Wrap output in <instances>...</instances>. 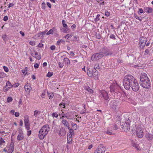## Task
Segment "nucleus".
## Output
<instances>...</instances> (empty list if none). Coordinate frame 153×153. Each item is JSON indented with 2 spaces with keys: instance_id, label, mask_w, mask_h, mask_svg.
<instances>
[{
  "instance_id": "f257e3e1",
  "label": "nucleus",
  "mask_w": 153,
  "mask_h": 153,
  "mask_svg": "<svg viewBox=\"0 0 153 153\" xmlns=\"http://www.w3.org/2000/svg\"><path fill=\"white\" fill-rule=\"evenodd\" d=\"M123 84L127 90H129L131 88L134 92H137L139 90V85L137 81L131 75H127L125 76L123 80Z\"/></svg>"
},
{
  "instance_id": "f03ea898",
  "label": "nucleus",
  "mask_w": 153,
  "mask_h": 153,
  "mask_svg": "<svg viewBox=\"0 0 153 153\" xmlns=\"http://www.w3.org/2000/svg\"><path fill=\"white\" fill-rule=\"evenodd\" d=\"M139 83L140 85L144 88L148 89L150 87V81L146 74L145 73L141 74Z\"/></svg>"
},
{
  "instance_id": "7ed1b4c3",
  "label": "nucleus",
  "mask_w": 153,
  "mask_h": 153,
  "mask_svg": "<svg viewBox=\"0 0 153 153\" xmlns=\"http://www.w3.org/2000/svg\"><path fill=\"white\" fill-rule=\"evenodd\" d=\"M130 120L128 118L125 119V123H122L120 125V128L124 131H127L130 129Z\"/></svg>"
},
{
  "instance_id": "20e7f679",
  "label": "nucleus",
  "mask_w": 153,
  "mask_h": 153,
  "mask_svg": "<svg viewBox=\"0 0 153 153\" xmlns=\"http://www.w3.org/2000/svg\"><path fill=\"white\" fill-rule=\"evenodd\" d=\"M100 51L103 56L111 55L113 53V52L111 49L107 47H103L101 48Z\"/></svg>"
},
{
  "instance_id": "39448f33",
  "label": "nucleus",
  "mask_w": 153,
  "mask_h": 153,
  "mask_svg": "<svg viewBox=\"0 0 153 153\" xmlns=\"http://www.w3.org/2000/svg\"><path fill=\"white\" fill-rule=\"evenodd\" d=\"M110 107L114 111H117L119 108L118 103L115 100L111 101L110 103Z\"/></svg>"
},
{
  "instance_id": "423d86ee",
  "label": "nucleus",
  "mask_w": 153,
  "mask_h": 153,
  "mask_svg": "<svg viewBox=\"0 0 153 153\" xmlns=\"http://www.w3.org/2000/svg\"><path fill=\"white\" fill-rule=\"evenodd\" d=\"M62 23L63 28L60 29L62 32L65 33H67L69 32L70 28L67 25L65 21V20H63L62 21Z\"/></svg>"
},
{
  "instance_id": "0eeeda50",
  "label": "nucleus",
  "mask_w": 153,
  "mask_h": 153,
  "mask_svg": "<svg viewBox=\"0 0 153 153\" xmlns=\"http://www.w3.org/2000/svg\"><path fill=\"white\" fill-rule=\"evenodd\" d=\"M50 130L49 126L48 125L46 124L43 126L39 132V134H48Z\"/></svg>"
},
{
  "instance_id": "6e6552de",
  "label": "nucleus",
  "mask_w": 153,
  "mask_h": 153,
  "mask_svg": "<svg viewBox=\"0 0 153 153\" xmlns=\"http://www.w3.org/2000/svg\"><path fill=\"white\" fill-rule=\"evenodd\" d=\"M105 147L102 144H100L96 149L94 153H104L105 149Z\"/></svg>"
},
{
  "instance_id": "1a4fd4ad",
  "label": "nucleus",
  "mask_w": 153,
  "mask_h": 153,
  "mask_svg": "<svg viewBox=\"0 0 153 153\" xmlns=\"http://www.w3.org/2000/svg\"><path fill=\"white\" fill-rule=\"evenodd\" d=\"M101 52L94 53L93 54L91 57V59L92 60L94 61L98 60L101 59L103 56Z\"/></svg>"
},
{
  "instance_id": "9d476101",
  "label": "nucleus",
  "mask_w": 153,
  "mask_h": 153,
  "mask_svg": "<svg viewBox=\"0 0 153 153\" xmlns=\"http://www.w3.org/2000/svg\"><path fill=\"white\" fill-rule=\"evenodd\" d=\"M99 97L101 100L104 99L107 102L109 100L108 93L105 91H103L101 93L99 96Z\"/></svg>"
},
{
  "instance_id": "9b49d317",
  "label": "nucleus",
  "mask_w": 153,
  "mask_h": 153,
  "mask_svg": "<svg viewBox=\"0 0 153 153\" xmlns=\"http://www.w3.org/2000/svg\"><path fill=\"white\" fill-rule=\"evenodd\" d=\"M110 91L111 93H117L119 89V86L116 84H114L111 85L110 87Z\"/></svg>"
},
{
  "instance_id": "f8f14e48",
  "label": "nucleus",
  "mask_w": 153,
  "mask_h": 153,
  "mask_svg": "<svg viewBox=\"0 0 153 153\" xmlns=\"http://www.w3.org/2000/svg\"><path fill=\"white\" fill-rule=\"evenodd\" d=\"M147 41L146 38L143 37H141L139 39V44L140 47L142 48H143L146 45V43Z\"/></svg>"
},
{
  "instance_id": "ddd939ff",
  "label": "nucleus",
  "mask_w": 153,
  "mask_h": 153,
  "mask_svg": "<svg viewBox=\"0 0 153 153\" xmlns=\"http://www.w3.org/2000/svg\"><path fill=\"white\" fill-rule=\"evenodd\" d=\"M8 150V152L12 153L14 149V143L11 142L10 145L7 147Z\"/></svg>"
},
{
  "instance_id": "4468645a",
  "label": "nucleus",
  "mask_w": 153,
  "mask_h": 153,
  "mask_svg": "<svg viewBox=\"0 0 153 153\" xmlns=\"http://www.w3.org/2000/svg\"><path fill=\"white\" fill-rule=\"evenodd\" d=\"M145 131L144 129L142 128L140 126H138L136 128L135 131L136 134H140L143 133Z\"/></svg>"
},
{
  "instance_id": "2eb2a0df",
  "label": "nucleus",
  "mask_w": 153,
  "mask_h": 153,
  "mask_svg": "<svg viewBox=\"0 0 153 153\" xmlns=\"http://www.w3.org/2000/svg\"><path fill=\"white\" fill-rule=\"evenodd\" d=\"M35 53L34 54L33 52H31L30 53L31 55L35 58L37 59L38 60H39L41 59V56L40 55H39L38 53L34 51Z\"/></svg>"
},
{
  "instance_id": "dca6fc26",
  "label": "nucleus",
  "mask_w": 153,
  "mask_h": 153,
  "mask_svg": "<svg viewBox=\"0 0 153 153\" xmlns=\"http://www.w3.org/2000/svg\"><path fill=\"white\" fill-rule=\"evenodd\" d=\"M144 10L145 12L148 13H152L153 11V9L150 7H146L144 8Z\"/></svg>"
},
{
  "instance_id": "f3484780",
  "label": "nucleus",
  "mask_w": 153,
  "mask_h": 153,
  "mask_svg": "<svg viewBox=\"0 0 153 153\" xmlns=\"http://www.w3.org/2000/svg\"><path fill=\"white\" fill-rule=\"evenodd\" d=\"M61 122L65 126L67 127L68 128H69V123H68L67 120L64 119H63Z\"/></svg>"
},
{
  "instance_id": "a211bd4d",
  "label": "nucleus",
  "mask_w": 153,
  "mask_h": 153,
  "mask_svg": "<svg viewBox=\"0 0 153 153\" xmlns=\"http://www.w3.org/2000/svg\"><path fill=\"white\" fill-rule=\"evenodd\" d=\"M94 71V70H92L91 69H88L87 71V75L89 77H91L93 76V73Z\"/></svg>"
},
{
  "instance_id": "6ab92c4d",
  "label": "nucleus",
  "mask_w": 153,
  "mask_h": 153,
  "mask_svg": "<svg viewBox=\"0 0 153 153\" xmlns=\"http://www.w3.org/2000/svg\"><path fill=\"white\" fill-rule=\"evenodd\" d=\"M24 122L25 125L29 124L28 116V115H26L24 116Z\"/></svg>"
},
{
  "instance_id": "aec40b11",
  "label": "nucleus",
  "mask_w": 153,
  "mask_h": 153,
  "mask_svg": "<svg viewBox=\"0 0 153 153\" xmlns=\"http://www.w3.org/2000/svg\"><path fill=\"white\" fill-rule=\"evenodd\" d=\"M24 88L26 91H28L29 92L32 89L31 86L27 84L25 85Z\"/></svg>"
},
{
  "instance_id": "412c9836",
  "label": "nucleus",
  "mask_w": 153,
  "mask_h": 153,
  "mask_svg": "<svg viewBox=\"0 0 153 153\" xmlns=\"http://www.w3.org/2000/svg\"><path fill=\"white\" fill-rule=\"evenodd\" d=\"M64 61L65 62V64L67 66L69 65L70 63V60L67 57L64 58Z\"/></svg>"
},
{
  "instance_id": "4be33fe9",
  "label": "nucleus",
  "mask_w": 153,
  "mask_h": 153,
  "mask_svg": "<svg viewBox=\"0 0 153 153\" xmlns=\"http://www.w3.org/2000/svg\"><path fill=\"white\" fill-rule=\"evenodd\" d=\"M68 143H70L72 140V134H68L67 136Z\"/></svg>"
},
{
  "instance_id": "5701e85b",
  "label": "nucleus",
  "mask_w": 153,
  "mask_h": 153,
  "mask_svg": "<svg viewBox=\"0 0 153 153\" xmlns=\"http://www.w3.org/2000/svg\"><path fill=\"white\" fill-rule=\"evenodd\" d=\"M47 93L48 94V96L49 97V99H51L53 97L54 94L53 92H49L48 91H47Z\"/></svg>"
},
{
  "instance_id": "b1692460",
  "label": "nucleus",
  "mask_w": 153,
  "mask_h": 153,
  "mask_svg": "<svg viewBox=\"0 0 153 153\" xmlns=\"http://www.w3.org/2000/svg\"><path fill=\"white\" fill-rule=\"evenodd\" d=\"M34 116L35 117H37L41 113V111H39L38 110H36L34 111Z\"/></svg>"
},
{
  "instance_id": "393cba45",
  "label": "nucleus",
  "mask_w": 153,
  "mask_h": 153,
  "mask_svg": "<svg viewBox=\"0 0 153 153\" xmlns=\"http://www.w3.org/2000/svg\"><path fill=\"white\" fill-rule=\"evenodd\" d=\"M5 143V141L1 137L0 138V146L1 147L2 146H4Z\"/></svg>"
},
{
  "instance_id": "a878e982",
  "label": "nucleus",
  "mask_w": 153,
  "mask_h": 153,
  "mask_svg": "<svg viewBox=\"0 0 153 153\" xmlns=\"http://www.w3.org/2000/svg\"><path fill=\"white\" fill-rule=\"evenodd\" d=\"M66 114L67 116V118L68 119H72L73 117H71V112H68Z\"/></svg>"
},
{
  "instance_id": "bb28decb",
  "label": "nucleus",
  "mask_w": 153,
  "mask_h": 153,
  "mask_svg": "<svg viewBox=\"0 0 153 153\" xmlns=\"http://www.w3.org/2000/svg\"><path fill=\"white\" fill-rule=\"evenodd\" d=\"M62 43L63 44H65V41L63 39H59L57 41L56 45H59L61 43Z\"/></svg>"
},
{
  "instance_id": "cd10ccee",
  "label": "nucleus",
  "mask_w": 153,
  "mask_h": 153,
  "mask_svg": "<svg viewBox=\"0 0 153 153\" xmlns=\"http://www.w3.org/2000/svg\"><path fill=\"white\" fill-rule=\"evenodd\" d=\"M59 134H65V128L62 127L60 129Z\"/></svg>"
},
{
  "instance_id": "c85d7f7f",
  "label": "nucleus",
  "mask_w": 153,
  "mask_h": 153,
  "mask_svg": "<svg viewBox=\"0 0 153 153\" xmlns=\"http://www.w3.org/2000/svg\"><path fill=\"white\" fill-rule=\"evenodd\" d=\"M71 125L72 128L74 130H76L77 128V125L71 121Z\"/></svg>"
},
{
  "instance_id": "c756f323",
  "label": "nucleus",
  "mask_w": 153,
  "mask_h": 153,
  "mask_svg": "<svg viewBox=\"0 0 153 153\" xmlns=\"http://www.w3.org/2000/svg\"><path fill=\"white\" fill-rule=\"evenodd\" d=\"M100 18L101 19V16H100V14H98L97 16L94 19V21L95 22H97L100 20Z\"/></svg>"
},
{
  "instance_id": "7c9ffc66",
  "label": "nucleus",
  "mask_w": 153,
  "mask_h": 153,
  "mask_svg": "<svg viewBox=\"0 0 153 153\" xmlns=\"http://www.w3.org/2000/svg\"><path fill=\"white\" fill-rule=\"evenodd\" d=\"M9 86V87H8L10 88H12L13 86L11 84V83L9 81H7L6 85V87H8Z\"/></svg>"
},
{
  "instance_id": "2f4dec72",
  "label": "nucleus",
  "mask_w": 153,
  "mask_h": 153,
  "mask_svg": "<svg viewBox=\"0 0 153 153\" xmlns=\"http://www.w3.org/2000/svg\"><path fill=\"white\" fill-rule=\"evenodd\" d=\"M93 76L94 77V78L95 79H98V77L97 76L98 72H96V71H94L93 73Z\"/></svg>"
},
{
  "instance_id": "473e14b6",
  "label": "nucleus",
  "mask_w": 153,
  "mask_h": 153,
  "mask_svg": "<svg viewBox=\"0 0 153 153\" xmlns=\"http://www.w3.org/2000/svg\"><path fill=\"white\" fill-rule=\"evenodd\" d=\"M131 143L132 146L135 147L136 148H137V145L135 143L134 141L131 140Z\"/></svg>"
},
{
  "instance_id": "72a5a7b5",
  "label": "nucleus",
  "mask_w": 153,
  "mask_h": 153,
  "mask_svg": "<svg viewBox=\"0 0 153 153\" xmlns=\"http://www.w3.org/2000/svg\"><path fill=\"white\" fill-rule=\"evenodd\" d=\"M24 138V137L23 134H19L17 136V140H21L23 139Z\"/></svg>"
},
{
  "instance_id": "f704fd0d",
  "label": "nucleus",
  "mask_w": 153,
  "mask_h": 153,
  "mask_svg": "<svg viewBox=\"0 0 153 153\" xmlns=\"http://www.w3.org/2000/svg\"><path fill=\"white\" fill-rule=\"evenodd\" d=\"M94 71H97V69H99L100 67L99 64H96L94 66Z\"/></svg>"
},
{
  "instance_id": "c9c22d12",
  "label": "nucleus",
  "mask_w": 153,
  "mask_h": 153,
  "mask_svg": "<svg viewBox=\"0 0 153 153\" xmlns=\"http://www.w3.org/2000/svg\"><path fill=\"white\" fill-rule=\"evenodd\" d=\"M88 112L86 111V109H83L80 111V113L81 114H83L85 113H88Z\"/></svg>"
},
{
  "instance_id": "e433bc0d",
  "label": "nucleus",
  "mask_w": 153,
  "mask_h": 153,
  "mask_svg": "<svg viewBox=\"0 0 153 153\" xmlns=\"http://www.w3.org/2000/svg\"><path fill=\"white\" fill-rule=\"evenodd\" d=\"M146 137L148 140L152 139L153 138L152 134H146Z\"/></svg>"
},
{
  "instance_id": "4c0bfd02",
  "label": "nucleus",
  "mask_w": 153,
  "mask_h": 153,
  "mask_svg": "<svg viewBox=\"0 0 153 153\" xmlns=\"http://www.w3.org/2000/svg\"><path fill=\"white\" fill-rule=\"evenodd\" d=\"M53 73L52 72H48L46 75V76L48 77H51L53 75Z\"/></svg>"
},
{
  "instance_id": "58836bf2",
  "label": "nucleus",
  "mask_w": 153,
  "mask_h": 153,
  "mask_svg": "<svg viewBox=\"0 0 153 153\" xmlns=\"http://www.w3.org/2000/svg\"><path fill=\"white\" fill-rule=\"evenodd\" d=\"M52 115L53 117H55L56 118H57L58 116L57 113L56 112L53 113L52 114Z\"/></svg>"
},
{
  "instance_id": "ea45409f",
  "label": "nucleus",
  "mask_w": 153,
  "mask_h": 153,
  "mask_svg": "<svg viewBox=\"0 0 153 153\" xmlns=\"http://www.w3.org/2000/svg\"><path fill=\"white\" fill-rule=\"evenodd\" d=\"M46 4L44 2H43L42 4V8L43 10H45Z\"/></svg>"
},
{
  "instance_id": "a19ab883",
  "label": "nucleus",
  "mask_w": 153,
  "mask_h": 153,
  "mask_svg": "<svg viewBox=\"0 0 153 153\" xmlns=\"http://www.w3.org/2000/svg\"><path fill=\"white\" fill-rule=\"evenodd\" d=\"M47 134H39V138L41 140L43 139Z\"/></svg>"
},
{
  "instance_id": "79ce46f5",
  "label": "nucleus",
  "mask_w": 153,
  "mask_h": 153,
  "mask_svg": "<svg viewBox=\"0 0 153 153\" xmlns=\"http://www.w3.org/2000/svg\"><path fill=\"white\" fill-rule=\"evenodd\" d=\"M53 32L52 31L51 29L48 31L46 33V35H49L50 34H53Z\"/></svg>"
},
{
  "instance_id": "37998d69",
  "label": "nucleus",
  "mask_w": 153,
  "mask_h": 153,
  "mask_svg": "<svg viewBox=\"0 0 153 153\" xmlns=\"http://www.w3.org/2000/svg\"><path fill=\"white\" fill-rule=\"evenodd\" d=\"M72 36V35L71 34H66L65 36H64V38H67L68 40H69V39Z\"/></svg>"
},
{
  "instance_id": "c03bdc74",
  "label": "nucleus",
  "mask_w": 153,
  "mask_h": 153,
  "mask_svg": "<svg viewBox=\"0 0 153 153\" xmlns=\"http://www.w3.org/2000/svg\"><path fill=\"white\" fill-rule=\"evenodd\" d=\"M110 38L114 40L116 39L115 35L112 34H111L110 36Z\"/></svg>"
},
{
  "instance_id": "a18cd8bd",
  "label": "nucleus",
  "mask_w": 153,
  "mask_h": 153,
  "mask_svg": "<svg viewBox=\"0 0 153 153\" xmlns=\"http://www.w3.org/2000/svg\"><path fill=\"white\" fill-rule=\"evenodd\" d=\"M59 67L60 68H62L64 66V64L62 62H59Z\"/></svg>"
},
{
  "instance_id": "49530a36",
  "label": "nucleus",
  "mask_w": 153,
  "mask_h": 153,
  "mask_svg": "<svg viewBox=\"0 0 153 153\" xmlns=\"http://www.w3.org/2000/svg\"><path fill=\"white\" fill-rule=\"evenodd\" d=\"M13 99L11 97H8L7 99V101L8 102H11L12 101Z\"/></svg>"
},
{
  "instance_id": "de8ad7c7",
  "label": "nucleus",
  "mask_w": 153,
  "mask_h": 153,
  "mask_svg": "<svg viewBox=\"0 0 153 153\" xmlns=\"http://www.w3.org/2000/svg\"><path fill=\"white\" fill-rule=\"evenodd\" d=\"M86 89L88 91L90 92L91 93H92L93 92V90L91 89L89 86H87L86 87Z\"/></svg>"
},
{
  "instance_id": "09e8293b",
  "label": "nucleus",
  "mask_w": 153,
  "mask_h": 153,
  "mask_svg": "<svg viewBox=\"0 0 153 153\" xmlns=\"http://www.w3.org/2000/svg\"><path fill=\"white\" fill-rule=\"evenodd\" d=\"M9 89H10L8 87H6L5 86V87H4L3 91L4 92H6L8 91Z\"/></svg>"
},
{
  "instance_id": "8fccbe9b",
  "label": "nucleus",
  "mask_w": 153,
  "mask_h": 153,
  "mask_svg": "<svg viewBox=\"0 0 153 153\" xmlns=\"http://www.w3.org/2000/svg\"><path fill=\"white\" fill-rule=\"evenodd\" d=\"M47 31V30H45L44 31L41 32V33H39L40 35H42L43 36L46 33V32Z\"/></svg>"
},
{
  "instance_id": "3c124183",
  "label": "nucleus",
  "mask_w": 153,
  "mask_h": 153,
  "mask_svg": "<svg viewBox=\"0 0 153 153\" xmlns=\"http://www.w3.org/2000/svg\"><path fill=\"white\" fill-rule=\"evenodd\" d=\"M29 44L31 45L34 46L35 45V42L34 41H30L29 42Z\"/></svg>"
},
{
  "instance_id": "603ef678",
  "label": "nucleus",
  "mask_w": 153,
  "mask_h": 153,
  "mask_svg": "<svg viewBox=\"0 0 153 153\" xmlns=\"http://www.w3.org/2000/svg\"><path fill=\"white\" fill-rule=\"evenodd\" d=\"M3 68L4 71L7 72L9 71V69L7 67L5 66H3Z\"/></svg>"
},
{
  "instance_id": "864d4df0",
  "label": "nucleus",
  "mask_w": 153,
  "mask_h": 153,
  "mask_svg": "<svg viewBox=\"0 0 153 153\" xmlns=\"http://www.w3.org/2000/svg\"><path fill=\"white\" fill-rule=\"evenodd\" d=\"M134 17L136 19H138L139 20H140L141 21V19H140L139 17H138V16L136 14H134Z\"/></svg>"
},
{
  "instance_id": "5fc2aeb1",
  "label": "nucleus",
  "mask_w": 153,
  "mask_h": 153,
  "mask_svg": "<svg viewBox=\"0 0 153 153\" xmlns=\"http://www.w3.org/2000/svg\"><path fill=\"white\" fill-rule=\"evenodd\" d=\"M2 38L4 41H6L7 40V36L6 35H3L2 36Z\"/></svg>"
},
{
  "instance_id": "6e6d98bb",
  "label": "nucleus",
  "mask_w": 153,
  "mask_h": 153,
  "mask_svg": "<svg viewBox=\"0 0 153 153\" xmlns=\"http://www.w3.org/2000/svg\"><path fill=\"white\" fill-rule=\"evenodd\" d=\"M96 38L98 39H101V36L100 34L98 33V34H97L96 35Z\"/></svg>"
},
{
  "instance_id": "4d7b16f0",
  "label": "nucleus",
  "mask_w": 153,
  "mask_h": 153,
  "mask_svg": "<svg viewBox=\"0 0 153 153\" xmlns=\"http://www.w3.org/2000/svg\"><path fill=\"white\" fill-rule=\"evenodd\" d=\"M105 15L106 16L108 17L110 16V13L108 11H107L105 12Z\"/></svg>"
},
{
  "instance_id": "13d9d810",
  "label": "nucleus",
  "mask_w": 153,
  "mask_h": 153,
  "mask_svg": "<svg viewBox=\"0 0 153 153\" xmlns=\"http://www.w3.org/2000/svg\"><path fill=\"white\" fill-rule=\"evenodd\" d=\"M117 62L120 63H121L123 62V60H122V59H117Z\"/></svg>"
},
{
  "instance_id": "bf43d9fd",
  "label": "nucleus",
  "mask_w": 153,
  "mask_h": 153,
  "mask_svg": "<svg viewBox=\"0 0 153 153\" xmlns=\"http://www.w3.org/2000/svg\"><path fill=\"white\" fill-rule=\"evenodd\" d=\"M56 47L55 45H53L50 47V49L52 50H53L55 49Z\"/></svg>"
},
{
  "instance_id": "052dcab7",
  "label": "nucleus",
  "mask_w": 153,
  "mask_h": 153,
  "mask_svg": "<svg viewBox=\"0 0 153 153\" xmlns=\"http://www.w3.org/2000/svg\"><path fill=\"white\" fill-rule=\"evenodd\" d=\"M149 53V50L146 49V50H145V51L144 55H147Z\"/></svg>"
},
{
  "instance_id": "680f3d73",
  "label": "nucleus",
  "mask_w": 153,
  "mask_h": 153,
  "mask_svg": "<svg viewBox=\"0 0 153 153\" xmlns=\"http://www.w3.org/2000/svg\"><path fill=\"white\" fill-rule=\"evenodd\" d=\"M136 135L139 138H141L143 137V134H136Z\"/></svg>"
},
{
  "instance_id": "e2e57ef3",
  "label": "nucleus",
  "mask_w": 153,
  "mask_h": 153,
  "mask_svg": "<svg viewBox=\"0 0 153 153\" xmlns=\"http://www.w3.org/2000/svg\"><path fill=\"white\" fill-rule=\"evenodd\" d=\"M8 19V17L7 16H4V19H3V20L4 21H6Z\"/></svg>"
},
{
  "instance_id": "0e129e2a",
  "label": "nucleus",
  "mask_w": 153,
  "mask_h": 153,
  "mask_svg": "<svg viewBox=\"0 0 153 153\" xmlns=\"http://www.w3.org/2000/svg\"><path fill=\"white\" fill-rule=\"evenodd\" d=\"M39 65L38 63H36L34 65V67L36 69L39 68Z\"/></svg>"
},
{
  "instance_id": "69168bd1",
  "label": "nucleus",
  "mask_w": 153,
  "mask_h": 153,
  "mask_svg": "<svg viewBox=\"0 0 153 153\" xmlns=\"http://www.w3.org/2000/svg\"><path fill=\"white\" fill-rule=\"evenodd\" d=\"M69 131V132L70 134H72V132L73 131L74 129L73 128H71L69 127V128H68Z\"/></svg>"
},
{
  "instance_id": "338daca9",
  "label": "nucleus",
  "mask_w": 153,
  "mask_h": 153,
  "mask_svg": "<svg viewBox=\"0 0 153 153\" xmlns=\"http://www.w3.org/2000/svg\"><path fill=\"white\" fill-rule=\"evenodd\" d=\"M43 44L41 43H39L38 45V47L39 48H42L43 46Z\"/></svg>"
},
{
  "instance_id": "774afa93",
  "label": "nucleus",
  "mask_w": 153,
  "mask_h": 153,
  "mask_svg": "<svg viewBox=\"0 0 153 153\" xmlns=\"http://www.w3.org/2000/svg\"><path fill=\"white\" fill-rule=\"evenodd\" d=\"M47 5L50 8H51V4L49 2H47Z\"/></svg>"
}]
</instances>
